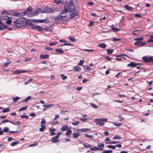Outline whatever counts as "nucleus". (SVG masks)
Masks as SVG:
<instances>
[{
	"label": "nucleus",
	"mask_w": 153,
	"mask_h": 153,
	"mask_svg": "<svg viewBox=\"0 0 153 153\" xmlns=\"http://www.w3.org/2000/svg\"><path fill=\"white\" fill-rule=\"evenodd\" d=\"M80 135V133L78 131H76V130L74 132L73 134V137L75 138H77Z\"/></svg>",
	"instance_id": "obj_12"
},
{
	"label": "nucleus",
	"mask_w": 153,
	"mask_h": 153,
	"mask_svg": "<svg viewBox=\"0 0 153 153\" xmlns=\"http://www.w3.org/2000/svg\"><path fill=\"white\" fill-rule=\"evenodd\" d=\"M58 138L55 136L53 137L51 139V141L53 143H56L59 142V140H58Z\"/></svg>",
	"instance_id": "obj_14"
},
{
	"label": "nucleus",
	"mask_w": 153,
	"mask_h": 153,
	"mask_svg": "<svg viewBox=\"0 0 153 153\" xmlns=\"http://www.w3.org/2000/svg\"><path fill=\"white\" fill-rule=\"evenodd\" d=\"M136 64L133 62H131L129 64L127 65V67H134L136 66Z\"/></svg>",
	"instance_id": "obj_20"
},
{
	"label": "nucleus",
	"mask_w": 153,
	"mask_h": 153,
	"mask_svg": "<svg viewBox=\"0 0 153 153\" xmlns=\"http://www.w3.org/2000/svg\"><path fill=\"white\" fill-rule=\"evenodd\" d=\"M79 65H76L73 67V69L74 71L76 72H79L81 70L82 68L81 67L78 66Z\"/></svg>",
	"instance_id": "obj_11"
},
{
	"label": "nucleus",
	"mask_w": 153,
	"mask_h": 153,
	"mask_svg": "<svg viewBox=\"0 0 153 153\" xmlns=\"http://www.w3.org/2000/svg\"><path fill=\"white\" fill-rule=\"evenodd\" d=\"M65 45H68V46H70L73 47L74 46V45L73 44L65 43H64V44H61V45H60V46L62 47L63 46H65Z\"/></svg>",
	"instance_id": "obj_25"
},
{
	"label": "nucleus",
	"mask_w": 153,
	"mask_h": 153,
	"mask_svg": "<svg viewBox=\"0 0 153 153\" xmlns=\"http://www.w3.org/2000/svg\"><path fill=\"white\" fill-rule=\"evenodd\" d=\"M61 77L62 79L63 80H65V79H67V76H66L63 74H62L61 75Z\"/></svg>",
	"instance_id": "obj_42"
},
{
	"label": "nucleus",
	"mask_w": 153,
	"mask_h": 153,
	"mask_svg": "<svg viewBox=\"0 0 153 153\" xmlns=\"http://www.w3.org/2000/svg\"><path fill=\"white\" fill-rule=\"evenodd\" d=\"M20 98L19 97H16L12 99V100L14 102H17V100L19 99Z\"/></svg>",
	"instance_id": "obj_38"
},
{
	"label": "nucleus",
	"mask_w": 153,
	"mask_h": 153,
	"mask_svg": "<svg viewBox=\"0 0 153 153\" xmlns=\"http://www.w3.org/2000/svg\"><path fill=\"white\" fill-rule=\"evenodd\" d=\"M54 2L57 4H64L63 2H62L60 0H54Z\"/></svg>",
	"instance_id": "obj_33"
},
{
	"label": "nucleus",
	"mask_w": 153,
	"mask_h": 153,
	"mask_svg": "<svg viewBox=\"0 0 153 153\" xmlns=\"http://www.w3.org/2000/svg\"><path fill=\"white\" fill-rule=\"evenodd\" d=\"M69 15L70 18H73L78 15L77 10L75 9V7L73 1L71 0L69 3Z\"/></svg>",
	"instance_id": "obj_2"
},
{
	"label": "nucleus",
	"mask_w": 153,
	"mask_h": 153,
	"mask_svg": "<svg viewBox=\"0 0 153 153\" xmlns=\"http://www.w3.org/2000/svg\"><path fill=\"white\" fill-rule=\"evenodd\" d=\"M82 87H78L75 88V89L77 90V91H79L82 89Z\"/></svg>",
	"instance_id": "obj_60"
},
{
	"label": "nucleus",
	"mask_w": 153,
	"mask_h": 153,
	"mask_svg": "<svg viewBox=\"0 0 153 153\" xmlns=\"http://www.w3.org/2000/svg\"><path fill=\"white\" fill-rule=\"evenodd\" d=\"M113 124L115 126H120L122 125V124L121 123H117L115 122H113Z\"/></svg>",
	"instance_id": "obj_47"
},
{
	"label": "nucleus",
	"mask_w": 153,
	"mask_h": 153,
	"mask_svg": "<svg viewBox=\"0 0 153 153\" xmlns=\"http://www.w3.org/2000/svg\"><path fill=\"white\" fill-rule=\"evenodd\" d=\"M106 147H107L109 149H115V146H113L112 145H108L107 146H106Z\"/></svg>",
	"instance_id": "obj_29"
},
{
	"label": "nucleus",
	"mask_w": 153,
	"mask_h": 153,
	"mask_svg": "<svg viewBox=\"0 0 153 153\" xmlns=\"http://www.w3.org/2000/svg\"><path fill=\"white\" fill-rule=\"evenodd\" d=\"M51 123L53 125H55L56 124H59V123L57 121H53L52 122H51Z\"/></svg>",
	"instance_id": "obj_59"
},
{
	"label": "nucleus",
	"mask_w": 153,
	"mask_h": 153,
	"mask_svg": "<svg viewBox=\"0 0 153 153\" xmlns=\"http://www.w3.org/2000/svg\"><path fill=\"white\" fill-rule=\"evenodd\" d=\"M119 143V142H118L117 141H113L112 142H106V143H108V144H115L117 143Z\"/></svg>",
	"instance_id": "obj_40"
},
{
	"label": "nucleus",
	"mask_w": 153,
	"mask_h": 153,
	"mask_svg": "<svg viewBox=\"0 0 153 153\" xmlns=\"http://www.w3.org/2000/svg\"><path fill=\"white\" fill-rule=\"evenodd\" d=\"M56 20H67V17L66 16H59L55 18Z\"/></svg>",
	"instance_id": "obj_9"
},
{
	"label": "nucleus",
	"mask_w": 153,
	"mask_h": 153,
	"mask_svg": "<svg viewBox=\"0 0 153 153\" xmlns=\"http://www.w3.org/2000/svg\"><path fill=\"white\" fill-rule=\"evenodd\" d=\"M32 8L31 7H29L27 9L24 11V13L26 14L28 12L31 11L32 10Z\"/></svg>",
	"instance_id": "obj_19"
},
{
	"label": "nucleus",
	"mask_w": 153,
	"mask_h": 153,
	"mask_svg": "<svg viewBox=\"0 0 153 153\" xmlns=\"http://www.w3.org/2000/svg\"><path fill=\"white\" fill-rule=\"evenodd\" d=\"M79 122L78 121H75L74 122L72 123V124L74 126H75L78 125L79 124Z\"/></svg>",
	"instance_id": "obj_41"
},
{
	"label": "nucleus",
	"mask_w": 153,
	"mask_h": 153,
	"mask_svg": "<svg viewBox=\"0 0 153 153\" xmlns=\"http://www.w3.org/2000/svg\"><path fill=\"white\" fill-rule=\"evenodd\" d=\"M49 57V55L48 54H42L40 55L39 59H48Z\"/></svg>",
	"instance_id": "obj_15"
},
{
	"label": "nucleus",
	"mask_w": 153,
	"mask_h": 153,
	"mask_svg": "<svg viewBox=\"0 0 153 153\" xmlns=\"http://www.w3.org/2000/svg\"><path fill=\"white\" fill-rule=\"evenodd\" d=\"M10 110V109L9 108H7L5 109H4L2 111V112L3 113L9 111Z\"/></svg>",
	"instance_id": "obj_51"
},
{
	"label": "nucleus",
	"mask_w": 153,
	"mask_h": 153,
	"mask_svg": "<svg viewBox=\"0 0 153 153\" xmlns=\"http://www.w3.org/2000/svg\"><path fill=\"white\" fill-rule=\"evenodd\" d=\"M28 22L27 19L21 17L18 19L13 22L14 25L17 27L19 28L24 27L28 24Z\"/></svg>",
	"instance_id": "obj_1"
},
{
	"label": "nucleus",
	"mask_w": 153,
	"mask_h": 153,
	"mask_svg": "<svg viewBox=\"0 0 153 153\" xmlns=\"http://www.w3.org/2000/svg\"><path fill=\"white\" fill-rule=\"evenodd\" d=\"M38 144V143L37 142H35L32 144H30L29 146V147H31L32 146H37Z\"/></svg>",
	"instance_id": "obj_50"
},
{
	"label": "nucleus",
	"mask_w": 153,
	"mask_h": 153,
	"mask_svg": "<svg viewBox=\"0 0 153 153\" xmlns=\"http://www.w3.org/2000/svg\"><path fill=\"white\" fill-rule=\"evenodd\" d=\"M102 148H99L97 147H94L90 148V150L92 151H96L98 150H102Z\"/></svg>",
	"instance_id": "obj_16"
},
{
	"label": "nucleus",
	"mask_w": 153,
	"mask_h": 153,
	"mask_svg": "<svg viewBox=\"0 0 153 153\" xmlns=\"http://www.w3.org/2000/svg\"><path fill=\"white\" fill-rule=\"evenodd\" d=\"M94 135H89L87 134H86L85 137L88 138H92L94 137Z\"/></svg>",
	"instance_id": "obj_45"
},
{
	"label": "nucleus",
	"mask_w": 153,
	"mask_h": 153,
	"mask_svg": "<svg viewBox=\"0 0 153 153\" xmlns=\"http://www.w3.org/2000/svg\"><path fill=\"white\" fill-rule=\"evenodd\" d=\"M9 129L7 127H5L3 129V131H3V132L6 133L7 132L9 131Z\"/></svg>",
	"instance_id": "obj_36"
},
{
	"label": "nucleus",
	"mask_w": 153,
	"mask_h": 153,
	"mask_svg": "<svg viewBox=\"0 0 153 153\" xmlns=\"http://www.w3.org/2000/svg\"><path fill=\"white\" fill-rule=\"evenodd\" d=\"M57 43L56 42H52L49 43V45L51 46L55 45Z\"/></svg>",
	"instance_id": "obj_46"
},
{
	"label": "nucleus",
	"mask_w": 153,
	"mask_h": 153,
	"mask_svg": "<svg viewBox=\"0 0 153 153\" xmlns=\"http://www.w3.org/2000/svg\"><path fill=\"white\" fill-rule=\"evenodd\" d=\"M31 98L30 96H29L25 99L24 100H23V101L25 102H27L29 100H30Z\"/></svg>",
	"instance_id": "obj_34"
},
{
	"label": "nucleus",
	"mask_w": 153,
	"mask_h": 153,
	"mask_svg": "<svg viewBox=\"0 0 153 153\" xmlns=\"http://www.w3.org/2000/svg\"><path fill=\"white\" fill-rule=\"evenodd\" d=\"M143 61L146 62H153V57L146 56L143 57Z\"/></svg>",
	"instance_id": "obj_6"
},
{
	"label": "nucleus",
	"mask_w": 153,
	"mask_h": 153,
	"mask_svg": "<svg viewBox=\"0 0 153 153\" xmlns=\"http://www.w3.org/2000/svg\"><path fill=\"white\" fill-rule=\"evenodd\" d=\"M41 12V10L40 9H38L35 12L31 13L29 15V16L32 17L37 16L39 13H42Z\"/></svg>",
	"instance_id": "obj_7"
},
{
	"label": "nucleus",
	"mask_w": 153,
	"mask_h": 153,
	"mask_svg": "<svg viewBox=\"0 0 153 153\" xmlns=\"http://www.w3.org/2000/svg\"><path fill=\"white\" fill-rule=\"evenodd\" d=\"M13 73L15 74H20V71L17 70L13 71Z\"/></svg>",
	"instance_id": "obj_57"
},
{
	"label": "nucleus",
	"mask_w": 153,
	"mask_h": 153,
	"mask_svg": "<svg viewBox=\"0 0 153 153\" xmlns=\"http://www.w3.org/2000/svg\"><path fill=\"white\" fill-rule=\"evenodd\" d=\"M7 27V26L6 25L2 24L0 22V30H2L4 28H6Z\"/></svg>",
	"instance_id": "obj_21"
},
{
	"label": "nucleus",
	"mask_w": 153,
	"mask_h": 153,
	"mask_svg": "<svg viewBox=\"0 0 153 153\" xmlns=\"http://www.w3.org/2000/svg\"><path fill=\"white\" fill-rule=\"evenodd\" d=\"M46 120L45 119L42 118L41 119V125H44V124L45 123Z\"/></svg>",
	"instance_id": "obj_52"
},
{
	"label": "nucleus",
	"mask_w": 153,
	"mask_h": 153,
	"mask_svg": "<svg viewBox=\"0 0 153 153\" xmlns=\"http://www.w3.org/2000/svg\"><path fill=\"white\" fill-rule=\"evenodd\" d=\"M97 146L99 147H101L102 148H103V147H104V144L99 143L97 144Z\"/></svg>",
	"instance_id": "obj_56"
},
{
	"label": "nucleus",
	"mask_w": 153,
	"mask_h": 153,
	"mask_svg": "<svg viewBox=\"0 0 153 153\" xmlns=\"http://www.w3.org/2000/svg\"><path fill=\"white\" fill-rule=\"evenodd\" d=\"M36 21L39 23H43L44 22V20H36Z\"/></svg>",
	"instance_id": "obj_64"
},
{
	"label": "nucleus",
	"mask_w": 153,
	"mask_h": 153,
	"mask_svg": "<svg viewBox=\"0 0 153 153\" xmlns=\"http://www.w3.org/2000/svg\"><path fill=\"white\" fill-rule=\"evenodd\" d=\"M68 126L67 125H64L63 126H62L61 128V130L62 131H65L66 129H68Z\"/></svg>",
	"instance_id": "obj_22"
},
{
	"label": "nucleus",
	"mask_w": 153,
	"mask_h": 153,
	"mask_svg": "<svg viewBox=\"0 0 153 153\" xmlns=\"http://www.w3.org/2000/svg\"><path fill=\"white\" fill-rule=\"evenodd\" d=\"M69 4L67 1H65L64 4V9L60 13V15L65 14L67 13L69 10Z\"/></svg>",
	"instance_id": "obj_4"
},
{
	"label": "nucleus",
	"mask_w": 153,
	"mask_h": 153,
	"mask_svg": "<svg viewBox=\"0 0 153 153\" xmlns=\"http://www.w3.org/2000/svg\"><path fill=\"white\" fill-rule=\"evenodd\" d=\"M55 51L58 54L62 53L63 52V51L61 49H56Z\"/></svg>",
	"instance_id": "obj_24"
},
{
	"label": "nucleus",
	"mask_w": 153,
	"mask_h": 153,
	"mask_svg": "<svg viewBox=\"0 0 153 153\" xmlns=\"http://www.w3.org/2000/svg\"><path fill=\"white\" fill-rule=\"evenodd\" d=\"M121 139V137L120 136L117 135H115L114 137H113V139L114 140L117 139Z\"/></svg>",
	"instance_id": "obj_30"
},
{
	"label": "nucleus",
	"mask_w": 153,
	"mask_h": 153,
	"mask_svg": "<svg viewBox=\"0 0 153 153\" xmlns=\"http://www.w3.org/2000/svg\"><path fill=\"white\" fill-rule=\"evenodd\" d=\"M106 51H107V53L109 54H111L114 51L113 49H107Z\"/></svg>",
	"instance_id": "obj_28"
},
{
	"label": "nucleus",
	"mask_w": 153,
	"mask_h": 153,
	"mask_svg": "<svg viewBox=\"0 0 153 153\" xmlns=\"http://www.w3.org/2000/svg\"><path fill=\"white\" fill-rule=\"evenodd\" d=\"M83 145L84 147L86 148H89L91 146L90 145L88 144H84Z\"/></svg>",
	"instance_id": "obj_58"
},
{
	"label": "nucleus",
	"mask_w": 153,
	"mask_h": 153,
	"mask_svg": "<svg viewBox=\"0 0 153 153\" xmlns=\"http://www.w3.org/2000/svg\"><path fill=\"white\" fill-rule=\"evenodd\" d=\"M119 120L120 121L124 120V118L121 116H119Z\"/></svg>",
	"instance_id": "obj_61"
},
{
	"label": "nucleus",
	"mask_w": 153,
	"mask_h": 153,
	"mask_svg": "<svg viewBox=\"0 0 153 153\" xmlns=\"http://www.w3.org/2000/svg\"><path fill=\"white\" fill-rule=\"evenodd\" d=\"M143 37H140L139 38H137L135 39H134V40H135V41H140L143 40Z\"/></svg>",
	"instance_id": "obj_43"
},
{
	"label": "nucleus",
	"mask_w": 153,
	"mask_h": 153,
	"mask_svg": "<svg viewBox=\"0 0 153 153\" xmlns=\"http://www.w3.org/2000/svg\"><path fill=\"white\" fill-rule=\"evenodd\" d=\"M72 131L70 129H67V132L65 133V135L68 136V137H70V134H71Z\"/></svg>",
	"instance_id": "obj_17"
},
{
	"label": "nucleus",
	"mask_w": 153,
	"mask_h": 153,
	"mask_svg": "<svg viewBox=\"0 0 153 153\" xmlns=\"http://www.w3.org/2000/svg\"><path fill=\"white\" fill-rule=\"evenodd\" d=\"M84 60H80L79 62L78 63V65L79 66H82V65L84 63Z\"/></svg>",
	"instance_id": "obj_48"
},
{
	"label": "nucleus",
	"mask_w": 153,
	"mask_h": 153,
	"mask_svg": "<svg viewBox=\"0 0 153 153\" xmlns=\"http://www.w3.org/2000/svg\"><path fill=\"white\" fill-rule=\"evenodd\" d=\"M90 130V128H82V129H77L76 130V131H81L82 132H87L88 131H89Z\"/></svg>",
	"instance_id": "obj_13"
},
{
	"label": "nucleus",
	"mask_w": 153,
	"mask_h": 153,
	"mask_svg": "<svg viewBox=\"0 0 153 153\" xmlns=\"http://www.w3.org/2000/svg\"><path fill=\"white\" fill-rule=\"evenodd\" d=\"M37 25H35L32 24L30 25V27L32 29H36Z\"/></svg>",
	"instance_id": "obj_44"
},
{
	"label": "nucleus",
	"mask_w": 153,
	"mask_h": 153,
	"mask_svg": "<svg viewBox=\"0 0 153 153\" xmlns=\"http://www.w3.org/2000/svg\"><path fill=\"white\" fill-rule=\"evenodd\" d=\"M36 29H37L38 31H41L42 30V28L40 26L37 25Z\"/></svg>",
	"instance_id": "obj_49"
},
{
	"label": "nucleus",
	"mask_w": 153,
	"mask_h": 153,
	"mask_svg": "<svg viewBox=\"0 0 153 153\" xmlns=\"http://www.w3.org/2000/svg\"><path fill=\"white\" fill-rule=\"evenodd\" d=\"M106 46V45L105 43L100 44L98 45V47L105 49Z\"/></svg>",
	"instance_id": "obj_18"
},
{
	"label": "nucleus",
	"mask_w": 153,
	"mask_h": 153,
	"mask_svg": "<svg viewBox=\"0 0 153 153\" xmlns=\"http://www.w3.org/2000/svg\"><path fill=\"white\" fill-rule=\"evenodd\" d=\"M89 104L94 108H98L97 105L94 103H89Z\"/></svg>",
	"instance_id": "obj_27"
},
{
	"label": "nucleus",
	"mask_w": 153,
	"mask_h": 153,
	"mask_svg": "<svg viewBox=\"0 0 153 153\" xmlns=\"http://www.w3.org/2000/svg\"><path fill=\"white\" fill-rule=\"evenodd\" d=\"M27 107V106H25L24 107H22L20 109L18 110V111H22L25 110H26Z\"/></svg>",
	"instance_id": "obj_35"
},
{
	"label": "nucleus",
	"mask_w": 153,
	"mask_h": 153,
	"mask_svg": "<svg viewBox=\"0 0 153 153\" xmlns=\"http://www.w3.org/2000/svg\"><path fill=\"white\" fill-rule=\"evenodd\" d=\"M121 40V39L119 38H113L112 41H113L117 42Z\"/></svg>",
	"instance_id": "obj_55"
},
{
	"label": "nucleus",
	"mask_w": 153,
	"mask_h": 153,
	"mask_svg": "<svg viewBox=\"0 0 153 153\" xmlns=\"http://www.w3.org/2000/svg\"><path fill=\"white\" fill-rule=\"evenodd\" d=\"M112 152V150H104L102 153H111Z\"/></svg>",
	"instance_id": "obj_53"
},
{
	"label": "nucleus",
	"mask_w": 153,
	"mask_h": 153,
	"mask_svg": "<svg viewBox=\"0 0 153 153\" xmlns=\"http://www.w3.org/2000/svg\"><path fill=\"white\" fill-rule=\"evenodd\" d=\"M56 130V129L54 128H50L49 129V131L51 132H53L54 131H55Z\"/></svg>",
	"instance_id": "obj_62"
},
{
	"label": "nucleus",
	"mask_w": 153,
	"mask_h": 153,
	"mask_svg": "<svg viewBox=\"0 0 153 153\" xmlns=\"http://www.w3.org/2000/svg\"><path fill=\"white\" fill-rule=\"evenodd\" d=\"M125 8L127 10H131L133 9V8L130 6H129L127 5H126L125 6Z\"/></svg>",
	"instance_id": "obj_26"
},
{
	"label": "nucleus",
	"mask_w": 153,
	"mask_h": 153,
	"mask_svg": "<svg viewBox=\"0 0 153 153\" xmlns=\"http://www.w3.org/2000/svg\"><path fill=\"white\" fill-rule=\"evenodd\" d=\"M111 29L113 31L115 32H117L120 30V29L118 28L114 27H112Z\"/></svg>",
	"instance_id": "obj_31"
},
{
	"label": "nucleus",
	"mask_w": 153,
	"mask_h": 153,
	"mask_svg": "<svg viewBox=\"0 0 153 153\" xmlns=\"http://www.w3.org/2000/svg\"><path fill=\"white\" fill-rule=\"evenodd\" d=\"M53 10L52 9L46 7L44 10H41L42 13H52L53 12Z\"/></svg>",
	"instance_id": "obj_8"
},
{
	"label": "nucleus",
	"mask_w": 153,
	"mask_h": 153,
	"mask_svg": "<svg viewBox=\"0 0 153 153\" xmlns=\"http://www.w3.org/2000/svg\"><path fill=\"white\" fill-rule=\"evenodd\" d=\"M54 105L51 104V105H43V106L45 108H50L52 106H53Z\"/></svg>",
	"instance_id": "obj_37"
},
{
	"label": "nucleus",
	"mask_w": 153,
	"mask_h": 153,
	"mask_svg": "<svg viewBox=\"0 0 153 153\" xmlns=\"http://www.w3.org/2000/svg\"><path fill=\"white\" fill-rule=\"evenodd\" d=\"M40 126H41V128H39V131L41 132L43 131L46 127L45 125H41Z\"/></svg>",
	"instance_id": "obj_23"
},
{
	"label": "nucleus",
	"mask_w": 153,
	"mask_h": 153,
	"mask_svg": "<svg viewBox=\"0 0 153 153\" xmlns=\"http://www.w3.org/2000/svg\"><path fill=\"white\" fill-rule=\"evenodd\" d=\"M7 59V62L4 64V66L5 67L7 66L9 64L11 63V62L9 61V59Z\"/></svg>",
	"instance_id": "obj_39"
},
{
	"label": "nucleus",
	"mask_w": 153,
	"mask_h": 153,
	"mask_svg": "<svg viewBox=\"0 0 153 153\" xmlns=\"http://www.w3.org/2000/svg\"><path fill=\"white\" fill-rule=\"evenodd\" d=\"M146 44V43L143 42L137 41L134 43V45L137 46H142Z\"/></svg>",
	"instance_id": "obj_10"
},
{
	"label": "nucleus",
	"mask_w": 153,
	"mask_h": 153,
	"mask_svg": "<svg viewBox=\"0 0 153 153\" xmlns=\"http://www.w3.org/2000/svg\"><path fill=\"white\" fill-rule=\"evenodd\" d=\"M107 118H102L101 119H95L94 120V122L97 125L102 126L105 124L103 122H107Z\"/></svg>",
	"instance_id": "obj_3"
},
{
	"label": "nucleus",
	"mask_w": 153,
	"mask_h": 153,
	"mask_svg": "<svg viewBox=\"0 0 153 153\" xmlns=\"http://www.w3.org/2000/svg\"><path fill=\"white\" fill-rule=\"evenodd\" d=\"M18 143H19L18 142V141H16V142H13L11 143H10V145L12 146H15L16 145L18 144Z\"/></svg>",
	"instance_id": "obj_32"
},
{
	"label": "nucleus",
	"mask_w": 153,
	"mask_h": 153,
	"mask_svg": "<svg viewBox=\"0 0 153 153\" xmlns=\"http://www.w3.org/2000/svg\"><path fill=\"white\" fill-rule=\"evenodd\" d=\"M20 117L21 118H28V117L27 116L21 115Z\"/></svg>",
	"instance_id": "obj_63"
},
{
	"label": "nucleus",
	"mask_w": 153,
	"mask_h": 153,
	"mask_svg": "<svg viewBox=\"0 0 153 153\" xmlns=\"http://www.w3.org/2000/svg\"><path fill=\"white\" fill-rule=\"evenodd\" d=\"M70 40L74 42L76 41V39L73 37H69Z\"/></svg>",
	"instance_id": "obj_54"
},
{
	"label": "nucleus",
	"mask_w": 153,
	"mask_h": 153,
	"mask_svg": "<svg viewBox=\"0 0 153 153\" xmlns=\"http://www.w3.org/2000/svg\"><path fill=\"white\" fill-rule=\"evenodd\" d=\"M10 18V17L6 16H4L1 18V20H6V23L8 25L10 24L12 22Z\"/></svg>",
	"instance_id": "obj_5"
}]
</instances>
